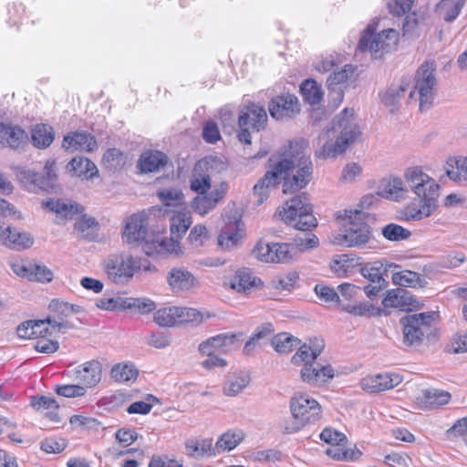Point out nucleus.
Wrapping results in <instances>:
<instances>
[{"label":"nucleus","instance_id":"nucleus-1","mask_svg":"<svg viewBox=\"0 0 467 467\" xmlns=\"http://www.w3.org/2000/svg\"><path fill=\"white\" fill-rule=\"evenodd\" d=\"M303 143H290L289 159L284 158L271 165L267 171L254 186V195L257 197V203L262 204L268 197L270 188L276 186L281 179H284V193H292L306 186L311 180L312 162L309 156L299 150Z\"/></svg>","mask_w":467,"mask_h":467},{"label":"nucleus","instance_id":"nucleus-2","mask_svg":"<svg viewBox=\"0 0 467 467\" xmlns=\"http://www.w3.org/2000/svg\"><path fill=\"white\" fill-rule=\"evenodd\" d=\"M354 119V110L345 108L317 137L316 156L319 159L336 158L344 153L360 136Z\"/></svg>","mask_w":467,"mask_h":467},{"label":"nucleus","instance_id":"nucleus-3","mask_svg":"<svg viewBox=\"0 0 467 467\" xmlns=\"http://www.w3.org/2000/svg\"><path fill=\"white\" fill-rule=\"evenodd\" d=\"M404 179L410 191L419 198L420 206L415 203L407 205L402 214L407 221H420L430 217L438 207L440 185L420 166H412L405 170Z\"/></svg>","mask_w":467,"mask_h":467},{"label":"nucleus","instance_id":"nucleus-4","mask_svg":"<svg viewBox=\"0 0 467 467\" xmlns=\"http://www.w3.org/2000/svg\"><path fill=\"white\" fill-rule=\"evenodd\" d=\"M280 216L285 223L303 232L292 243H288L291 245L292 257L296 252H306L318 245V238L308 232L317 226V219L312 213V205L306 194L296 195L287 201L283 212H280Z\"/></svg>","mask_w":467,"mask_h":467},{"label":"nucleus","instance_id":"nucleus-5","mask_svg":"<svg viewBox=\"0 0 467 467\" xmlns=\"http://www.w3.org/2000/svg\"><path fill=\"white\" fill-rule=\"evenodd\" d=\"M358 210H344L337 213V220L344 222L342 229L330 237L334 245L363 248L372 239L371 227L364 222Z\"/></svg>","mask_w":467,"mask_h":467},{"label":"nucleus","instance_id":"nucleus-6","mask_svg":"<svg viewBox=\"0 0 467 467\" xmlns=\"http://www.w3.org/2000/svg\"><path fill=\"white\" fill-rule=\"evenodd\" d=\"M292 420L283 423L284 433H296L306 425L317 422L322 416L320 404L307 394H296L290 400Z\"/></svg>","mask_w":467,"mask_h":467},{"label":"nucleus","instance_id":"nucleus-7","mask_svg":"<svg viewBox=\"0 0 467 467\" xmlns=\"http://www.w3.org/2000/svg\"><path fill=\"white\" fill-rule=\"evenodd\" d=\"M377 25L368 24L358 41L361 52H369L374 58H381L385 54L396 49L400 35L396 29L389 28L376 34Z\"/></svg>","mask_w":467,"mask_h":467},{"label":"nucleus","instance_id":"nucleus-8","mask_svg":"<svg viewBox=\"0 0 467 467\" xmlns=\"http://www.w3.org/2000/svg\"><path fill=\"white\" fill-rule=\"evenodd\" d=\"M298 347L299 348L292 357L291 362L297 366L304 364L301 369V379L304 382L320 386L334 378V369L331 366H322L316 360H312V351L307 344Z\"/></svg>","mask_w":467,"mask_h":467},{"label":"nucleus","instance_id":"nucleus-9","mask_svg":"<svg viewBox=\"0 0 467 467\" xmlns=\"http://www.w3.org/2000/svg\"><path fill=\"white\" fill-rule=\"evenodd\" d=\"M434 62H425L418 69L415 77L414 89L409 91V100L418 99L420 109L427 110L432 105L435 98L437 78Z\"/></svg>","mask_w":467,"mask_h":467},{"label":"nucleus","instance_id":"nucleus-10","mask_svg":"<svg viewBox=\"0 0 467 467\" xmlns=\"http://www.w3.org/2000/svg\"><path fill=\"white\" fill-rule=\"evenodd\" d=\"M55 165V161H47L44 166V173H39L26 167H16V176L21 186L28 192H49L54 189L57 182Z\"/></svg>","mask_w":467,"mask_h":467},{"label":"nucleus","instance_id":"nucleus-11","mask_svg":"<svg viewBox=\"0 0 467 467\" xmlns=\"http://www.w3.org/2000/svg\"><path fill=\"white\" fill-rule=\"evenodd\" d=\"M437 315L433 311L409 314L400 320L403 341L408 346L420 345L431 334Z\"/></svg>","mask_w":467,"mask_h":467},{"label":"nucleus","instance_id":"nucleus-12","mask_svg":"<svg viewBox=\"0 0 467 467\" xmlns=\"http://www.w3.org/2000/svg\"><path fill=\"white\" fill-rule=\"evenodd\" d=\"M226 169L225 162L219 157L208 156L196 162L191 179V189L203 194L211 189V180Z\"/></svg>","mask_w":467,"mask_h":467},{"label":"nucleus","instance_id":"nucleus-13","mask_svg":"<svg viewBox=\"0 0 467 467\" xmlns=\"http://www.w3.org/2000/svg\"><path fill=\"white\" fill-rule=\"evenodd\" d=\"M103 271L107 278L113 284L125 285L134 275L136 270L135 260L132 256L117 254H110L102 263Z\"/></svg>","mask_w":467,"mask_h":467},{"label":"nucleus","instance_id":"nucleus-14","mask_svg":"<svg viewBox=\"0 0 467 467\" xmlns=\"http://www.w3.org/2000/svg\"><path fill=\"white\" fill-rule=\"evenodd\" d=\"M253 254L264 263L287 264L293 260L288 243L258 242L253 249Z\"/></svg>","mask_w":467,"mask_h":467},{"label":"nucleus","instance_id":"nucleus-15","mask_svg":"<svg viewBox=\"0 0 467 467\" xmlns=\"http://www.w3.org/2000/svg\"><path fill=\"white\" fill-rule=\"evenodd\" d=\"M268 110L276 120L291 119L300 110L298 99L289 93L276 96L270 100Z\"/></svg>","mask_w":467,"mask_h":467},{"label":"nucleus","instance_id":"nucleus-16","mask_svg":"<svg viewBox=\"0 0 467 467\" xmlns=\"http://www.w3.org/2000/svg\"><path fill=\"white\" fill-rule=\"evenodd\" d=\"M148 235V218L142 212L130 216L126 222L122 239L130 244H138Z\"/></svg>","mask_w":467,"mask_h":467},{"label":"nucleus","instance_id":"nucleus-17","mask_svg":"<svg viewBox=\"0 0 467 467\" xmlns=\"http://www.w3.org/2000/svg\"><path fill=\"white\" fill-rule=\"evenodd\" d=\"M237 337L234 334H219L200 343L198 351L202 356L224 354L237 347Z\"/></svg>","mask_w":467,"mask_h":467},{"label":"nucleus","instance_id":"nucleus-18","mask_svg":"<svg viewBox=\"0 0 467 467\" xmlns=\"http://www.w3.org/2000/svg\"><path fill=\"white\" fill-rule=\"evenodd\" d=\"M141 244L142 250L149 256L164 255L167 254H179L180 244L174 238L154 236L151 239L146 236Z\"/></svg>","mask_w":467,"mask_h":467},{"label":"nucleus","instance_id":"nucleus-19","mask_svg":"<svg viewBox=\"0 0 467 467\" xmlns=\"http://www.w3.org/2000/svg\"><path fill=\"white\" fill-rule=\"evenodd\" d=\"M266 121L267 114L265 109L255 103H252L241 110L238 118L239 127H249L255 131L264 129Z\"/></svg>","mask_w":467,"mask_h":467},{"label":"nucleus","instance_id":"nucleus-20","mask_svg":"<svg viewBox=\"0 0 467 467\" xmlns=\"http://www.w3.org/2000/svg\"><path fill=\"white\" fill-rule=\"evenodd\" d=\"M401 379L397 374H377L368 376L361 379V389L368 393H377L390 389L400 383Z\"/></svg>","mask_w":467,"mask_h":467},{"label":"nucleus","instance_id":"nucleus-21","mask_svg":"<svg viewBox=\"0 0 467 467\" xmlns=\"http://www.w3.org/2000/svg\"><path fill=\"white\" fill-rule=\"evenodd\" d=\"M225 191L223 188H216L206 193L196 196L192 203V210L200 215H205L215 208L220 201L223 199Z\"/></svg>","mask_w":467,"mask_h":467},{"label":"nucleus","instance_id":"nucleus-22","mask_svg":"<svg viewBox=\"0 0 467 467\" xmlns=\"http://www.w3.org/2000/svg\"><path fill=\"white\" fill-rule=\"evenodd\" d=\"M354 74V67L352 65H345L344 67L339 70H334L332 74L327 78V88L335 96V99L337 100V104H340L344 99V92L342 85L346 84L348 79Z\"/></svg>","mask_w":467,"mask_h":467},{"label":"nucleus","instance_id":"nucleus-23","mask_svg":"<svg viewBox=\"0 0 467 467\" xmlns=\"http://www.w3.org/2000/svg\"><path fill=\"white\" fill-rule=\"evenodd\" d=\"M409 88L408 82H402L399 85H392L379 93L381 102L389 109V112L395 113L399 110Z\"/></svg>","mask_w":467,"mask_h":467},{"label":"nucleus","instance_id":"nucleus-24","mask_svg":"<svg viewBox=\"0 0 467 467\" xmlns=\"http://www.w3.org/2000/svg\"><path fill=\"white\" fill-rule=\"evenodd\" d=\"M76 379L88 388L96 386L101 379V365L97 360L85 362L75 369Z\"/></svg>","mask_w":467,"mask_h":467},{"label":"nucleus","instance_id":"nucleus-25","mask_svg":"<svg viewBox=\"0 0 467 467\" xmlns=\"http://www.w3.org/2000/svg\"><path fill=\"white\" fill-rule=\"evenodd\" d=\"M62 147L70 152L76 150L91 151L96 147V140L86 132H73L64 137Z\"/></svg>","mask_w":467,"mask_h":467},{"label":"nucleus","instance_id":"nucleus-26","mask_svg":"<svg viewBox=\"0 0 467 467\" xmlns=\"http://www.w3.org/2000/svg\"><path fill=\"white\" fill-rule=\"evenodd\" d=\"M417 299L404 288H397L388 291L382 304L385 307H394L402 310H411L415 306Z\"/></svg>","mask_w":467,"mask_h":467},{"label":"nucleus","instance_id":"nucleus-27","mask_svg":"<svg viewBox=\"0 0 467 467\" xmlns=\"http://www.w3.org/2000/svg\"><path fill=\"white\" fill-rule=\"evenodd\" d=\"M242 222L240 219H235L234 222L229 221L222 229L218 236V244L224 250H230L239 244L242 234L241 226Z\"/></svg>","mask_w":467,"mask_h":467},{"label":"nucleus","instance_id":"nucleus-28","mask_svg":"<svg viewBox=\"0 0 467 467\" xmlns=\"http://www.w3.org/2000/svg\"><path fill=\"white\" fill-rule=\"evenodd\" d=\"M168 157L160 150L144 151L138 161V168L143 173L156 172L166 166Z\"/></svg>","mask_w":467,"mask_h":467},{"label":"nucleus","instance_id":"nucleus-29","mask_svg":"<svg viewBox=\"0 0 467 467\" xmlns=\"http://www.w3.org/2000/svg\"><path fill=\"white\" fill-rule=\"evenodd\" d=\"M260 279L254 276L248 268L238 269L230 281V287L238 293L247 295L260 284Z\"/></svg>","mask_w":467,"mask_h":467},{"label":"nucleus","instance_id":"nucleus-30","mask_svg":"<svg viewBox=\"0 0 467 467\" xmlns=\"http://www.w3.org/2000/svg\"><path fill=\"white\" fill-rule=\"evenodd\" d=\"M27 140V134L18 126L0 124V141L12 149H18Z\"/></svg>","mask_w":467,"mask_h":467},{"label":"nucleus","instance_id":"nucleus-31","mask_svg":"<svg viewBox=\"0 0 467 467\" xmlns=\"http://www.w3.org/2000/svg\"><path fill=\"white\" fill-rule=\"evenodd\" d=\"M168 283L174 292L185 291L192 288L195 278L192 273L187 270L173 268L168 275Z\"/></svg>","mask_w":467,"mask_h":467},{"label":"nucleus","instance_id":"nucleus-32","mask_svg":"<svg viewBox=\"0 0 467 467\" xmlns=\"http://www.w3.org/2000/svg\"><path fill=\"white\" fill-rule=\"evenodd\" d=\"M67 169L73 172L75 176L81 179H91L98 174L96 165L87 158H73L67 164Z\"/></svg>","mask_w":467,"mask_h":467},{"label":"nucleus","instance_id":"nucleus-33","mask_svg":"<svg viewBox=\"0 0 467 467\" xmlns=\"http://www.w3.org/2000/svg\"><path fill=\"white\" fill-rule=\"evenodd\" d=\"M451 399L450 392L440 389H428L421 392V402L426 408L437 409L446 405Z\"/></svg>","mask_w":467,"mask_h":467},{"label":"nucleus","instance_id":"nucleus-34","mask_svg":"<svg viewBox=\"0 0 467 467\" xmlns=\"http://www.w3.org/2000/svg\"><path fill=\"white\" fill-rule=\"evenodd\" d=\"M244 439V433L240 430H231L222 434L213 446L215 455L222 451H230L236 448Z\"/></svg>","mask_w":467,"mask_h":467},{"label":"nucleus","instance_id":"nucleus-35","mask_svg":"<svg viewBox=\"0 0 467 467\" xmlns=\"http://www.w3.org/2000/svg\"><path fill=\"white\" fill-rule=\"evenodd\" d=\"M43 206L64 218H71L82 210V207L76 202L59 199L44 202Z\"/></svg>","mask_w":467,"mask_h":467},{"label":"nucleus","instance_id":"nucleus-36","mask_svg":"<svg viewBox=\"0 0 467 467\" xmlns=\"http://www.w3.org/2000/svg\"><path fill=\"white\" fill-rule=\"evenodd\" d=\"M408 190L404 187L403 181L399 177L390 178L381 189L380 195L390 201L399 202L406 199Z\"/></svg>","mask_w":467,"mask_h":467},{"label":"nucleus","instance_id":"nucleus-37","mask_svg":"<svg viewBox=\"0 0 467 467\" xmlns=\"http://www.w3.org/2000/svg\"><path fill=\"white\" fill-rule=\"evenodd\" d=\"M55 139L54 129L47 124H37L31 130V140L35 147L46 149Z\"/></svg>","mask_w":467,"mask_h":467},{"label":"nucleus","instance_id":"nucleus-38","mask_svg":"<svg viewBox=\"0 0 467 467\" xmlns=\"http://www.w3.org/2000/svg\"><path fill=\"white\" fill-rule=\"evenodd\" d=\"M186 454L192 458H202L204 456H215V451L212 440L203 439L201 441L189 440L185 443Z\"/></svg>","mask_w":467,"mask_h":467},{"label":"nucleus","instance_id":"nucleus-39","mask_svg":"<svg viewBox=\"0 0 467 467\" xmlns=\"http://www.w3.org/2000/svg\"><path fill=\"white\" fill-rule=\"evenodd\" d=\"M447 164L450 168L446 173L451 181L460 184L467 182V155L451 159Z\"/></svg>","mask_w":467,"mask_h":467},{"label":"nucleus","instance_id":"nucleus-40","mask_svg":"<svg viewBox=\"0 0 467 467\" xmlns=\"http://www.w3.org/2000/svg\"><path fill=\"white\" fill-rule=\"evenodd\" d=\"M192 215L189 211L180 209L176 211L171 218V233L172 235L180 238L190 228L192 224Z\"/></svg>","mask_w":467,"mask_h":467},{"label":"nucleus","instance_id":"nucleus-41","mask_svg":"<svg viewBox=\"0 0 467 467\" xmlns=\"http://www.w3.org/2000/svg\"><path fill=\"white\" fill-rule=\"evenodd\" d=\"M139 375L137 368L132 363H118L110 370V377L114 381L126 383L136 380Z\"/></svg>","mask_w":467,"mask_h":467},{"label":"nucleus","instance_id":"nucleus-42","mask_svg":"<svg viewBox=\"0 0 467 467\" xmlns=\"http://www.w3.org/2000/svg\"><path fill=\"white\" fill-rule=\"evenodd\" d=\"M32 407L36 410H45L46 416L52 421L58 422V408L57 400L53 398L41 396L33 398L31 400Z\"/></svg>","mask_w":467,"mask_h":467},{"label":"nucleus","instance_id":"nucleus-43","mask_svg":"<svg viewBox=\"0 0 467 467\" xmlns=\"http://www.w3.org/2000/svg\"><path fill=\"white\" fill-rule=\"evenodd\" d=\"M130 305L128 298L119 296H111L106 292L102 297L96 300V306L101 310L119 311L125 310Z\"/></svg>","mask_w":467,"mask_h":467},{"label":"nucleus","instance_id":"nucleus-44","mask_svg":"<svg viewBox=\"0 0 467 467\" xmlns=\"http://www.w3.org/2000/svg\"><path fill=\"white\" fill-rule=\"evenodd\" d=\"M304 100L310 105L319 104L324 92L321 87L314 79H306L300 86Z\"/></svg>","mask_w":467,"mask_h":467},{"label":"nucleus","instance_id":"nucleus-45","mask_svg":"<svg viewBox=\"0 0 467 467\" xmlns=\"http://www.w3.org/2000/svg\"><path fill=\"white\" fill-rule=\"evenodd\" d=\"M6 236L10 240V243L14 241V244H5V246L16 249L23 250L29 248L33 243L34 239L28 233H21L15 228H11L10 226L5 227Z\"/></svg>","mask_w":467,"mask_h":467},{"label":"nucleus","instance_id":"nucleus-46","mask_svg":"<svg viewBox=\"0 0 467 467\" xmlns=\"http://www.w3.org/2000/svg\"><path fill=\"white\" fill-rule=\"evenodd\" d=\"M464 2V0H441L437 5V11L446 22H452L460 15Z\"/></svg>","mask_w":467,"mask_h":467},{"label":"nucleus","instance_id":"nucleus-47","mask_svg":"<svg viewBox=\"0 0 467 467\" xmlns=\"http://www.w3.org/2000/svg\"><path fill=\"white\" fill-rule=\"evenodd\" d=\"M301 341L289 333H280L272 339V346L280 354H288L300 345Z\"/></svg>","mask_w":467,"mask_h":467},{"label":"nucleus","instance_id":"nucleus-48","mask_svg":"<svg viewBox=\"0 0 467 467\" xmlns=\"http://www.w3.org/2000/svg\"><path fill=\"white\" fill-rule=\"evenodd\" d=\"M99 223L93 217L82 216L75 223V230L87 240H94L97 236Z\"/></svg>","mask_w":467,"mask_h":467},{"label":"nucleus","instance_id":"nucleus-49","mask_svg":"<svg viewBox=\"0 0 467 467\" xmlns=\"http://www.w3.org/2000/svg\"><path fill=\"white\" fill-rule=\"evenodd\" d=\"M341 310L357 317H374L379 314V309L368 302H360L358 304L341 305Z\"/></svg>","mask_w":467,"mask_h":467},{"label":"nucleus","instance_id":"nucleus-50","mask_svg":"<svg viewBox=\"0 0 467 467\" xmlns=\"http://www.w3.org/2000/svg\"><path fill=\"white\" fill-rule=\"evenodd\" d=\"M392 282L400 286L416 287L420 285L421 279L420 274L403 270L392 275Z\"/></svg>","mask_w":467,"mask_h":467},{"label":"nucleus","instance_id":"nucleus-51","mask_svg":"<svg viewBox=\"0 0 467 467\" xmlns=\"http://www.w3.org/2000/svg\"><path fill=\"white\" fill-rule=\"evenodd\" d=\"M177 306H168L159 309L154 314V321L161 327L178 325Z\"/></svg>","mask_w":467,"mask_h":467},{"label":"nucleus","instance_id":"nucleus-52","mask_svg":"<svg viewBox=\"0 0 467 467\" xmlns=\"http://www.w3.org/2000/svg\"><path fill=\"white\" fill-rule=\"evenodd\" d=\"M178 325L192 324L197 326L202 323L203 314L192 307L177 306Z\"/></svg>","mask_w":467,"mask_h":467},{"label":"nucleus","instance_id":"nucleus-53","mask_svg":"<svg viewBox=\"0 0 467 467\" xmlns=\"http://www.w3.org/2000/svg\"><path fill=\"white\" fill-rule=\"evenodd\" d=\"M159 399L151 394H147L143 400H139L131 403L127 409L126 411L129 414H140L146 415L148 414L155 404H158Z\"/></svg>","mask_w":467,"mask_h":467},{"label":"nucleus","instance_id":"nucleus-54","mask_svg":"<svg viewBox=\"0 0 467 467\" xmlns=\"http://www.w3.org/2000/svg\"><path fill=\"white\" fill-rule=\"evenodd\" d=\"M250 379L248 376H237L229 379L223 386V393L226 396L234 397L241 393L249 384Z\"/></svg>","mask_w":467,"mask_h":467},{"label":"nucleus","instance_id":"nucleus-55","mask_svg":"<svg viewBox=\"0 0 467 467\" xmlns=\"http://www.w3.org/2000/svg\"><path fill=\"white\" fill-rule=\"evenodd\" d=\"M157 196L161 201V202L169 207L180 206L183 202V193L176 189H163L158 192Z\"/></svg>","mask_w":467,"mask_h":467},{"label":"nucleus","instance_id":"nucleus-56","mask_svg":"<svg viewBox=\"0 0 467 467\" xmlns=\"http://www.w3.org/2000/svg\"><path fill=\"white\" fill-rule=\"evenodd\" d=\"M383 236L389 241H400L410 237L409 230L395 223H389L382 228Z\"/></svg>","mask_w":467,"mask_h":467},{"label":"nucleus","instance_id":"nucleus-57","mask_svg":"<svg viewBox=\"0 0 467 467\" xmlns=\"http://www.w3.org/2000/svg\"><path fill=\"white\" fill-rule=\"evenodd\" d=\"M342 63V56L339 54H331L317 61L315 68L320 73H327L334 70L336 67Z\"/></svg>","mask_w":467,"mask_h":467},{"label":"nucleus","instance_id":"nucleus-58","mask_svg":"<svg viewBox=\"0 0 467 467\" xmlns=\"http://www.w3.org/2000/svg\"><path fill=\"white\" fill-rule=\"evenodd\" d=\"M319 438L330 445H341L347 441V437L344 433L332 428H325L319 434Z\"/></svg>","mask_w":467,"mask_h":467},{"label":"nucleus","instance_id":"nucleus-59","mask_svg":"<svg viewBox=\"0 0 467 467\" xmlns=\"http://www.w3.org/2000/svg\"><path fill=\"white\" fill-rule=\"evenodd\" d=\"M413 4L414 0H388L387 5L393 16H401L410 11Z\"/></svg>","mask_w":467,"mask_h":467},{"label":"nucleus","instance_id":"nucleus-60","mask_svg":"<svg viewBox=\"0 0 467 467\" xmlns=\"http://www.w3.org/2000/svg\"><path fill=\"white\" fill-rule=\"evenodd\" d=\"M315 292L317 297L325 303H339V296L329 286L317 285L315 286Z\"/></svg>","mask_w":467,"mask_h":467},{"label":"nucleus","instance_id":"nucleus-61","mask_svg":"<svg viewBox=\"0 0 467 467\" xmlns=\"http://www.w3.org/2000/svg\"><path fill=\"white\" fill-rule=\"evenodd\" d=\"M130 306L127 309L136 308L141 314H148L156 308L155 303L148 298H128Z\"/></svg>","mask_w":467,"mask_h":467},{"label":"nucleus","instance_id":"nucleus-62","mask_svg":"<svg viewBox=\"0 0 467 467\" xmlns=\"http://www.w3.org/2000/svg\"><path fill=\"white\" fill-rule=\"evenodd\" d=\"M56 392L59 396L66 398H77L85 395L86 389L80 385H62L56 388Z\"/></svg>","mask_w":467,"mask_h":467},{"label":"nucleus","instance_id":"nucleus-63","mask_svg":"<svg viewBox=\"0 0 467 467\" xmlns=\"http://www.w3.org/2000/svg\"><path fill=\"white\" fill-rule=\"evenodd\" d=\"M362 275L369 280L372 284L386 283L382 277L381 268L371 265H366L361 268Z\"/></svg>","mask_w":467,"mask_h":467},{"label":"nucleus","instance_id":"nucleus-64","mask_svg":"<svg viewBox=\"0 0 467 467\" xmlns=\"http://www.w3.org/2000/svg\"><path fill=\"white\" fill-rule=\"evenodd\" d=\"M467 434V416L458 420L447 431L449 440Z\"/></svg>","mask_w":467,"mask_h":467}]
</instances>
